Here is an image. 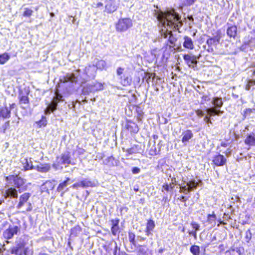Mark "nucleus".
Segmentation results:
<instances>
[{"mask_svg": "<svg viewBox=\"0 0 255 255\" xmlns=\"http://www.w3.org/2000/svg\"><path fill=\"white\" fill-rule=\"evenodd\" d=\"M114 160L115 158L113 156H110L103 161V163L110 166H114Z\"/></svg>", "mask_w": 255, "mask_h": 255, "instance_id": "33", "label": "nucleus"}, {"mask_svg": "<svg viewBox=\"0 0 255 255\" xmlns=\"http://www.w3.org/2000/svg\"><path fill=\"white\" fill-rule=\"evenodd\" d=\"M19 102L20 104H28L29 100L27 96L23 95L22 93L19 94Z\"/></svg>", "mask_w": 255, "mask_h": 255, "instance_id": "39", "label": "nucleus"}, {"mask_svg": "<svg viewBox=\"0 0 255 255\" xmlns=\"http://www.w3.org/2000/svg\"><path fill=\"white\" fill-rule=\"evenodd\" d=\"M154 227H155L154 222L152 220H149L147 223L146 229H148V230L153 231Z\"/></svg>", "mask_w": 255, "mask_h": 255, "instance_id": "43", "label": "nucleus"}, {"mask_svg": "<svg viewBox=\"0 0 255 255\" xmlns=\"http://www.w3.org/2000/svg\"><path fill=\"white\" fill-rule=\"evenodd\" d=\"M25 246V242L23 239L20 238L16 242V245L15 247L11 249V253L12 254L16 255H22L23 254V250Z\"/></svg>", "mask_w": 255, "mask_h": 255, "instance_id": "5", "label": "nucleus"}, {"mask_svg": "<svg viewBox=\"0 0 255 255\" xmlns=\"http://www.w3.org/2000/svg\"><path fill=\"white\" fill-rule=\"evenodd\" d=\"M155 15L163 27L160 30L161 36L165 38L168 37V41L172 45L170 47H173L177 39L173 36L172 30H178L182 25L179 15L173 10H159L155 11Z\"/></svg>", "mask_w": 255, "mask_h": 255, "instance_id": "1", "label": "nucleus"}, {"mask_svg": "<svg viewBox=\"0 0 255 255\" xmlns=\"http://www.w3.org/2000/svg\"><path fill=\"white\" fill-rule=\"evenodd\" d=\"M23 164L24 171L35 169V167L33 165L30 159H24V162H23Z\"/></svg>", "mask_w": 255, "mask_h": 255, "instance_id": "26", "label": "nucleus"}, {"mask_svg": "<svg viewBox=\"0 0 255 255\" xmlns=\"http://www.w3.org/2000/svg\"><path fill=\"white\" fill-rule=\"evenodd\" d=\"M82 229L79 225L74 227L71 229L70 236L72 237H77L81 232Z\"/></svg>", "mask_w": 255, "mask_h": 255, "instance_id": "31", "label": "nucleus"}, {"mask_svg": "<svg viewBox=\"0 0 255 255\" xmlns=\"http://www.w3.org/2000/svg\"><path fill=\"white\" fill-rule=\"evenodd\" d=\"M180 200L182 202H186V201H187V198L186 197L184 196H182L180 197Z\"/></svg>", "mask_w": 255, "mask_h": 255, "instance_id": "64", "label": "nucleus"}, {"mask_svg": "<svg viewBox=\"0 0 255 255\" xmlns=\"http://www.w3.org/2000/svg\"><path fill=\"white\" fill-rule=\"evenodd\" d=\"M80 185L81 187L86 188L88 187H95L96 184L94 181H92L89 179L85 178L80 181Z\"/></svg>", "mask_w": 255, "mask_h": 255, "instance_id": "20", "label": "nucleus"}, {"mask_svg": "<svg viewBox=\"0 0 255 255\" xmlns=\"http://www.w3.org/2000/svg\"><path fill=\"white\" fill-rule=\"evenodd\" d=\"M246 241L248 243L250 242L251 239H252V233L250 230H248L246 232L245 236Z\"/></svg>", "mask_w": 255, "mask_h": 255, "instance_id": "45", "label": "nucleus"}, {"mask_svg": "<svg viewBox=\"0 0 255 255\" xmlns=\"http://www.w3.org/2000/svg\"><path fill=\"white\" fill-rule=\"evenodd\" d=\"M77 81V77L74 74H68L64 78V82L75 83Z\"/></svg>", "mask_w": 255, "mask_h": 255, "instance_id": "30", "label": "nucleus"}, {"mask_svg": "<svg viewBox=\"0 0 255 255\" xmlns=\"http://www.w3.org/2000/svg\"><path fill=\"white\" fill-rule=\"evenodd\" d=\"M212 104L216 109L221 108L223 104V102L221 98L215 97L213 99Z\"/></svg>", "mask_w": 255, "mask_h": 255, "instance_id": "29", "label": "nucleus"}, {"mask_svg": "<svg viewBox=\"0 0 255 255\" xmlns=\"http://www.w3.org/2000/svg\"><path fill=\"white\" fill-rule=\"evenodd\" d=\"M212 162L217 166H223L226 163L227 159L224 155L218 154L213 157Z\"/></svg>", "mask_w": 255, "mask_h": 255, "instance_id": "10", "label": "nucleus"}, {"mask_svg": "<svg viewBox=\"0 0 255 255\" xmlns=\"http://www.w3.org/2000/svg\"><path fill=\"white\" fill-rule=\"evenodd\" d=\"M70 180V178L67 177L65 180L60 183L58 186L57 191L59 192H62L61 194V196H63L65 193V191H63V190L68 185Z\"/></svg>", "mask_w": 255, "mask_h": 255, "instance_id": "21", "label": "nucleus"}, {"mask_svg": "<svg viewBox=\"0 0 255 255\" xmlns=\"http://www.w3.org/2000/svg\"><path fill=\"white\" fill-rule=\"evenodd\" d=\"M221 38V33L218 32L215 36L209 38L207 40L206 43L208 44L209 47L216 46L219 43Z\"/></svg>", "mask_w": 255, "mask_h": 255, "instance_id": "12", "label": "nucleus"}, {"mask_svg": "<svg viewBox=\"0 0 255 255\" xmlns=\"http://www.w3.org/2000/svg\"><path fill=\"white\" fill-rule=\"evenodd\" d=\"M63 101V96L58 92L55 93V97L54 98L51 104L47 107L52 112L54 111L57 107V103Z\"/></svg>", "mask_w": 255, "mask_h": 255, "instance_id": "8", "label": "nucleus"}, {"mask_svg": "<svg viewBox=\"0 0 255 255\" xmlns=\"http://www.w3.org/2000/svg\"><path fill=\"white\" fill-rule=\"evenodd\" d=\"M118 5L116 1L113 0H110L105 6L106 11L109 13H113L118 8Z\"/></svg>", "mask_w": 255, "mask_h": 255, "instance_id": "15", "label": "nucleus"}, {"mask_svg": "<svg viewBox=\"0 0 255 255\" xmlns=\"http://www.w3.org/2000/svg\"><path fill=\"white\" fill-rule=\"evenodd\" d=\"M179 192L182 193L185 195L190 192V190H189L188 186L186 182H184L180 186Z\"/></svg>", "mask_w": 255, "mask_h": 255, "instance_id": "32", "label": "nucleus"}, {"mask_svg": "<svg viewBox=\"0 0 255 255\" xmlns=\"http://www.w3.org/2000/svg\"><path fill=\"white\" fill-rule=\"evenodd\" d=\"M151 231H152L151 230H148V229H146L145 233H146V236H149L150 235H152Z\"/></svg>", "mask_w": 255, "mask_h": 255, "instance_id": "62", "label": "nucleus"}, {"mask_svg": "<svg viewBox=\"0 0 255 255\" xmlns=\"http://www.w3.org/2000/svg\"><path fill=\"white\" fill-rule=\"evenodd\" d=\"M245 143L250 146H255V133L252 132L247 135L244 140Z\"/></svg>", "mask_w": 255, "mask_h": 255, "instance_id": "17", "label": "nucleus"}, {"mask_svg": "<svg viewBox=\"0 0 255 255\" xmlns=\"http://www.w3.org/2000/svg\"><path fill=\"white\" fill-rule=\"evenodd\" d=\"M200 57V55L196 57L190 54H185L183 56V59L189 67L194 68L197 64V60H199Z\"/></svg>", "mask_w": 255, "mask_h": 255, "instance_id": "6", "label": "nucleus"}, {"mask_svg": "<svg viewBox=\"0 0 255 255\" xmlns=\"http://www.w3.org/2000/svg\"><path fill=\"white\" fill-rule=\"evenodd\" d=\"M255 85V80L249 79L247 81V83L245 86V89L246 90H249L251 87Z\"/></svg>", "mask_w": 255, "mask_h": 255, "instance_id": "42", "label": "nucleus"}, {"mask_svg": "<svg viewBox=\"0 0 255 255\" xmlns=\"http://www.w3.org/2000/svg\"><path fill=\"white\" fill-rule=\"evenodd\" d=\"M9 59V56L7 53H3L0 55V64H4Z\"/></svg>", "mask_w": 255, "mask_h": 255, "instance_id": "37", "label": "nucleus"}, {"mask_svg": "<svg viewBox=\"0 0 255 255\" xmlns=\"http://www.w3.org/2000/svg\"><path fill=\"white\" fill-rule=\"evenodd\" d=\"M191 225L193 229H194V231L197 232V231H199V230H200V225L198 224H197L196 222H192L191 223Z\"/></svg>", "mask_w": 255, "mask_h": 255, "instance_id": "48", "label": "nucleus"}, {"mask_svg": "<svg viewBox=\"0 0 255 255\" xmlns=\"http://www.w3.org/2000/svg\"><path fill=\"white\" fill-rule=\"evenodd\" d=\"M97 68L95 65H89L84 69V73L87 76V79H93L95 77Z\"/></svg>", "mask_w": 255, "mask_h": 255, "instance_id": "7", "label": "nucleus"}, {"mask_svg": "<svg viewBox=\"0 0 255 255\" xmlns=\"http://www.w3.org/2000/svg\"><path fill=\"white\" fill-rule=\"evenodd\" d=\"M18 230L17 226L9 227L3 232V236L6 239H11L14 235L17 233Z\"/></svg>", "mask_w": 255, "mask_h": 255, "instance_id": "9", "label": "nucleus"}, {"mask_svg": "<svg viewBox=\"0 0 255 255\" xmlns=\"http://www.w3.org/2000/svg\"><path fill=\"white\" fill-rule=\"evenodd\" d=\"M188 233L190 235L193 236L195 239H197L196 232L194 231H189Z\"/></svg>", "mask_w": 255, "mask_h": 255, "instance_id": "56", "label": "nucleus"}, {"mask_svg": "<svg viewBox=\"0 0 255 255\" xmlns=\"http://www.w3.org/2000/svg\"><path fill=\"white\" fill-rule=\"evenodd\" d=\"M184 41L183 42V46L185 48L189 49H193L194 48V44L192 39L188 36L184 37Z\"/></svg>", "mask_w": 255, "mask_h": 255, "instance_id": "24", "label": "nucleus"}, {"mask_svg": "<svg viewBox=\"0 0 255 255\" xmlns=\"http://www.w3.org/2000/svg\"><path fill=\"white\" fill-rule=\"evenodd\" d=\"M237 28L236 26L229 27L227 30V34L230 37L235 38L237 35Z\"/></svg>", "mask_w": 255, "mask_h": 255, "instance_id": "27", "label": "nucleus"}, {"mask_svg": "<svg viewBox=\"0 0 255 255\" xmlns=\"http://www.w3.org/2000/svg\"><path fill=\"white\" fill-rule=\"evenodd\" d=\"M216 220V215L214 214H209L208 215V221L210 223H212L213 221H215Z\"/></svg>", "mask_w": 255, "mask_h": 255, "instance_id": "50", "label": "nucleus"}, {"mask_svg": "<svg viewBox=\"0 0 255 255\" xmlns=\"http://www.w3.org/2000/svg\"><path fill=\"white\" fill-rule=\"evenodd\" d=\"M72 187L73 188H75V189H77V188H78L79 187H81L80 181L79 182H77V183H74L72 186Z\"/></svg>", "mask_w": 255, "mask_h": 255, "instance_id": "57", "label": "nucleus"}, {"mask_svg": "<svg viewBox=\"0 0 255 255\" xmlns=\"http://www.w3.org/2000/svg\"><path fill=\"white\" fill-rule=\"evenodd\" d=\"M140 171V169L136 167H133L132 169V172L133 174H137L139 173Z\"/></svg>", "mask_w": 255, "mask_h": 255, "instance_id": "53", "label": "nucleus"}, {"mask_svg": "<svg viewBox=\"0 0 255 255\" xmlns=\"http://www.w3.org/2000/svg\"><path fill=\"white\" fill-rule=\"evenodd\" d=\"M132 25L131 19L128 18H121L116 24V29L118 32H124L127 30Z\"/></svg>", "mask_w": 255, "mask_h": 255, "instance_id": "4", "label": "nucleus"}, {"mask_svg": "<svg viewBox=\"0 0 255 255\" xmlns=\"http://www.w3.org/2000/svg\"><path fill=\"white\" fill-rule=\"evenodd\" d=\"M36 124H37V126L39 127V128H41L42 127H45L47 125V121L46 118L45 117L42 116V119L36 122Z\"/></svg>", "mask_w": 255, "mask_h": 255, "instance_id": "41", "label": "nucleus"}, {"mask_svg": "<svg viewBox=\"0 0 255 255\" xmlns=\"http://www.w3.org/2000/svg\"><path fill=\"white\" fill-rule=\"evenodd\" d=\"M206 111L209 117L216 115V109L214 107L208 108L206 109Z\"/></svg>", "mask_w": 255, "mask_h": 255, "instance_id": "40", "label": "nucleus"}, {"mask_svg": "<svg viewBox=\"0 0 255 255\" xmlns=\"http://www.w3.org/2000/svg\"><path fill=\"white\" fill-rule=\"evenodd\" d=\"M128 239L130 243L134 244L135 240V235L133 233L130 232L128 234Z\"/></svg>", "mask_w": 255, "mask_h": 255, "instance_id": "49", "label": "nucleus"}, {"mask_svg": "<svg viewBox=\"0 0 255 255\" xmlns=\"http://www.w3.org/2000/svg\"><path fill=\"white\" fill-rule=\"evenodd\" d=\"M107 64L104 60H99L96 64V67L97 69L103 70L105 69L106 67Z\"/></svg>", "mask_w": 255, "mask_h": 255, "instance_id": "35", "label": "nucleus"}, {"mask_svg": "<svg viewBox=\"0 0 255 255\" xmlns=\"http://www.w3.org/2000/svg\"><path fill=\"white\" fill-rule=\"evenodd\" d=\"M162 188L165 190L166 191H169L170 190H171L170 189V184L168 185V184L166 183V184H164L162 186Z\"/></svg>", "mask_w": 255, "mask_h": 255, "instance_id": "54", "label": "nucleus"}, {"mask_svg": "<svg viewBox=\"0 0 255 255\" xmlns=\"http://www.w3.org/2000/svg\"><path fill=\"white\" fill-rule=\"evenodd\" d=\"M209 117H208V116H205L204 117V121L206 123H210V124H211L212 122L210 120Z\"/></svg>", "mask_w": 255, "mask_h": 255, "instance_id": "58", "label": "nucleus"}, {"mask_svg": "<svg viewBox=\"0 0 255 255\" xmlns=\"http://www.w3.org/2000/svg\"><path fill=\"white\" fill-rule=\"evenodd\" d=\"M58 162L61 164H74L71 162L70 155L68 152L62 153Z\"/></svg>", "mask_w": 255, "mask_h": 255, "instance_id": "13", "label": "nucleus"}, {"mask_svg": "<svg viewBox=\"0 0 255 255\" xmlns=\"http://www.w3.org/2000/svg\"><path fill=\"white\" fill-rule=\"evenodd\" d=\"M158 151L155 145H153L149 150V154L151 155H155L157 154Z\"/></svg>", "mask_w": 255, "mask_h": 255, "instance_id": "46", "label": "nucleus"}, {"mask_svg": "<svg viewBox=\"0 0 255 255\" xmlns=\"http://www.w3.org/2000/svg\"><path fill=\"white\" fill-rule=\"evenodd\" d=\"M92 84H88L84 86L82 89V94L84 95L94 93Z\"/></svg>", "mask_w": 255, "mask_h": 255, "instance_id": "28", "label": "nucleus"}, {"mask_svg": "<svg viewBox=\"0 0 255 255\" xmlns=\"http://www.w3.org/2000/svg\"><path fill=\"white\" fill-rule=\"evenodd\" d=\"M196 114L199 117H202L204 115L203 112L200 110H197L196 111Z\"/></svg>", "mask_w": 255, "mask_h": 255, "instance_id": "52", "label": "nucleus"}, {"mask_svg": "<svg viewBox=\"0 0 255 255\" xmlns=\"http://www.w3.org/2000/svg\"><path fill=\"white\" fill-rule=\"evenodd\" d=\"M10 109L7 107L0 108V118L8 119L10 117Z\"/></svg>", "mask_w": 255, "mask_h": 255, "instance_id": "23", "label": "nucleus"}, {"mask_svg": "<svg viewBox=\"0 0 255 255\" xmlns=\"http://www.w3.org/2000/svg\"><path fill=\"white\" fill-rule=\"evenodd\" d=\"M116 73L120 82L123 86H127L131 84V77L128 72L125 68L122 67H118Z\"/></svg>", "mask_w": 255, "mask_h": 255, "instance_id": "3", "label": "nucleus"}, {"mask_svg": "<svg viewBox=\"0 0 255 255\" xmlns=\"http://www.w3.org/2000/svg\"><path fill=\"white\" fill-rule=\"evenodd\" d=\"M190 251L193 255H196L200 253V248L198 246L193 245L190 247Z\"/></svg>", "mask_w": 255, "mask_h": 255, "instance_id": "36", "label": "nucleus"}, {"mask_svg": "<svg viewBox=\"0 0 255 255\" xmlns=\"http://www.w3.org/2000/svg\"><path fill=\"white\" fill-rule=\"evenodd\" d=\"M196 0H186V4L187 5H191Z\"/></svg>", "mask_w": 255, "mask_h": 255, "instance_id": "59", "label": "nucleus"}, {"mask_svg": "<svg viewBox=\"0 0 255 255\" xmlns=\"http://www.w3.org/2000/svg\"><path fill=\"white\" fill-rule=\"evenodd\" d=\"M188 186L189 190L190 192L196 189L197 187L202 184V181L198 180L196 181L195 179H192L189 181L186 182Z\"/></svg>", "mask_w": 255, "mask_h": 255, "instance_id": "18", "label": "nucleus"}, {"mask_svg": "<svg viewBox=\"0 0 255 255\" xmlns=\"http://www.w3.org/2000/svg\"><path fill=\"white\" fill-rule=\"evenodd\" d=\"M216 115L220 116L224 113V112L223 111H221L220 110H219V109H216Z\"/></svg>", "mask_w": 255, "mask_h": 255, "instance_id": "60", "label": "nucleus"}, {"mask_svg": "<svg viewBox=\"0 0 255 255\" xmlns=\"http://www.w3.org/2000/svg\"><path fill=\"white\" fill-rule=\"evenodd\" d=\"M126 127L128 130L131 133H136L138 131V127L135 123L131 121H128Z\"/></svg>", "mask_w": 255, "mask_h": 255, "instance_id": "22", "label": "nucleus"}, {"mask_svg": "<svg viewBox=\"0 0 255 255\" xmlns=\"http://www.w3.org/2000/svg\"><path fill=\"white\" fill-rule=\"evenodd\" d=\"M182 142L184 145H186L189 140L193 137V134L191 130H186L182 133Z\"/></svg>", "mask_w": 255, "mask_h": 255, "instance_id": "16", "label": "nucleus"}, {"mask_svg": "<svg viewBox=\"0 0 255 255\" xmlns=\"http://www.w3.org/2000/svg\"><path fill=\"white\" fill-rule=\"evenodd\" d=\"M111 222H112V229H111L112 232L114 235L116 236L119 232V228L118 225H119V220H118V219L114 220L113 219V220H112Z\"/></svg>", "mask_w": 255, "mask_h": 255, "instance_id": "25", "label": "nucleus"}, {"mask_svg": "<svg viewBox=\"0 0 255 255\" xmlns=\"http://www.w3.org/2000/svg\"><path fill=\"white\" fill-rule=\"evenodd\" d=\"M138 146L134 145L131 148L127 149L126 152L128 154H133L138 152Z\"/></svg>", "mask_w": 255, "mask_h": 255, "instance_id": "38", "label": "nucleus"}, {"mask_svg": "<svg viewBox=\"0 0 255 255\" xmlns=\"http://www.w3.org/2000/svg\"><path fill=\"white\" fill-rule=\"evenodd\" d=\"M55 181H46L45 183H44L41 186V192H47L48 194L49 193V190H52L54 189L55 184Z\"/></svg>", "mask_w": 255, "mask_h": 255, "instance_id": "11", "label": "nucleus"}, {"mask_svg": "<svg viewBox=\"0 0 255 255\" xmlns=\"http://www.w3.org/2000/svg\"><path fill=\"white\" fill-rule=\"evenodd\" d=\"M30 196L31 194L29 193H24L20 195L16 208L18 209H20L26 203Z\"/></svg>", "mask_w": 255, "mask_h": 255, "instance_id": "14", "label": "nucleus"}, {"mask_svg": "<svg viewBox=\"0 0 255 255\" xmlns=\"http://www.w3.org/2000/svg\"><path fill=\"white\" fill-rule=\"evenodd\" d=\"M93 90L94 92H97L99 90H102L103 89V85L102 84L99 82H92L91 83Z\"/></svg>", "mask_w": 255, "mask_h": 255, "instance_id": "34", "label": "nucleus"}, {"mask_svg": "<svg viewBox=\"0 0 255 255\" xmlns=\"http://www.w3.org/2000/svg\"><path fill=\"white\" fill-rule=\"evenodd\" d=\"M138 252L139 255H145L146 253L145 248L141 246H139L138 248Z\"/></svg>", "mask_w": 255, "mask_h": 255, "instance_id": "47", "label": "nucleus"}, {"mask_svg": "<svg viewBox=\"0 0 255 255\" xmlns=\"http://www.w3.org/2000/svg\"><path fill=\"white\" fill-rule=\"evenodd\" d=\"M32 12L33 11L31 9L28 8H25L24 9L23 16L25 17H29L32 15Z\"/></svg>", "mask_w": 255, "mask_h": 255, "instance_id": "44", "label": "nucleus"}, {"mask_svg": "<svg viewBox=\"0 0 255 255\" xmlns=\"http://www.w3.org/2000/svg\"><path fill=\"white\" fill-rule=\"evenodd\" d=\"M6 180L8 183H13L14 187H10L9 185H6L1 190L2 196L5 199H17L18 197V191L21 192L20 188L25 184L26 180L23 178L18 176L17 175H9L6 177Z\"/></svg>", "mask_w": 255, "mask_h": 255, "instance_id": "2", "label": "nucleus"}, {"mask_svg": "<svg viewBox=\"0 0 255 255\" xmlns=\"http://www.w3.org/2000/svg\"><path fill=\"white\" fill-rule=\"evenodd\" d=\"M28 248H25V247H24V249L23 250V253L24 254V255H28Z\"/></svg>", "mask_w": 255, "mask_h": 255, "instance_id": "61", "label": "nucleus"}, {"mask_svg": "<svg viewBox=\"0 0 255 255\" xmlns=\"http://www.w3.org/2000/svg\"><path fill=\"white\" fill-rule=\"evenodd\" d=\"M245 112L246 114H250L252 113H255V109H246Z\"/></svg>", "mask_w": 255, "mask_h": 255, "instance_id": "51", "label": "nucleus"}, {"mask_svg": "<svg viewBox=\"0 0 255 255\" xmlns=\"http://www.w3.org/2000/svg\"><path fill=\"white\" fill-rule=\"evenodd\" d=\"M104 156V155L102 153H98L97 155V158H99V159H102L103 158Z\"/></svg>", "mask_w": 255, "mask_h": 255, "instance_id": "63", "label": "nucleus"}, {"mask_svg": "<svg viewBox=\"0 0 255 255\" xmlns=\"http://www.w3.org/2000/svg\"><path fill=\"white\" fill-rule=\"evenodd\" d=\"M171 181H172V182L170 184V189L171 190H172L174 187V185L175 184V182H176L175 178H172Z\"/></svg>", "mask_w": 255, "mask_h": 255, "instance_id": "55", "label": "nucleus"}, {"mask_svg": "<svg viewBox=\"0 0 255 255\" xmlns=\"http://www.w3.org/2000/svg\"><path fill=\"white\" fill-rule=\"evenodd\" d=\"M51 166L49 163H40L35 166V169L38 172L42 173H46L49 171Z\"/></svg>", "mask_w": 255, "mask_h": 255, "instance_id": "19", "label": "nucleus"}]
</instances>
